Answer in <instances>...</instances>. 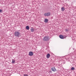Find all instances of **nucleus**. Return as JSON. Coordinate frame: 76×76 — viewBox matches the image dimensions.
Returning a JSON list of instances; mask_svg holds the SVG:
<instances>
[{"mask_svg":"<svg viewBox=\"0 0 76 76\" xmlns=\"http://www.w3.org/2000/svg\"><path fill=\"white\" fill-rule=\"evenodd\" d=\"M15 63V60L14 59H12V63L13 64Z\"/></svg>","mask_w":76,"mask_h":76,"instance_id":"nucleus-12","label":"nucleus"},{"mask_svg":"<svg viewBox=\"0 0 76 76\" xmlns=\"http://www.w3.org/2000/svg\"><path fill=\"white\" fill-rule=\"evenodd\" d=\"M2 11L1 9L0 10V13H2Z\"/></svg>","mask_w":76,"mask_h":76,"instance_id":"nucleus-16","label":"nucleus"},{"mask_svg":"<svg viewBox=\"0 0 76 76\" xmlns=\"http://www.w3.org/2000/svg\"><path fill=\"white\" fill-rule=\"evenodd\" d=\"M30 30H31V32H33L34 31V28H33L32 27L31 28Z\"/></svg>","mask_w":76,"mask_h":76,"instance_id":"nucleus-9","label":"nucleus"},{"mask_svg":"<svg viewBox=\"0 0 76 76\" xmlns=\"http://www.w3.org/2000/svg\"><path fill=\"white\" fill-rule=\"evenodd\" d=\"M71 69L72 70H75V68L73 67H72Z\"/></svg>","mask_w":76,"mask_h":76,"instance_id":"nucleus-13","label":"nucleus"},{"mask_svg":"<svg viewBox=\"0 0 76 76\" xmlns=\"http://www.w3.org/2000/svg\"><path fill=\"white\" fill-rule=\"evenodd\" d=\"M43 40L45 41H47L49 40V37L48 36H45L43 38Z\"/></svg>","mask_w":76,"mask_h":76,"instance_id":"nucleus-2","label":"nucleus"},{"mask_svg":"<svg viewBox=\"0 0 76 76\" xmlns=\"http://www.w3.org/2000/svg\"><path fill=\"white\" fill-rule=\"evenodd\" d=\"M65 10V8H64V7H62L61 8V10L62 12H63Z\"/></svg>","mask_w":76,"mask_h":76,"instance_id":"nucleus-8","label":"nucleus"},{"mask_svg":"<svg viewBox=\"0 0 76 76\" xmlns=\"http://www.w3.org/2000/svg\"><path fill=\"white\" fill-rule=\"evenodd\" d=\"M50 73H52L51 71H50Z\"/></svg>","mask_w":76,"mask_h":76,"instance_id":"nucleus-17","label":"nucleus"},{"mask_svg":"<svg viewBox=\"0 0 76 76\" xmlns=\"http://www.w3.org/2000/svg\"><path fill=\"white\" fill-rule=\"evenodd\" d=\"M29 55L30 56H32L34 55V53L32 51H30L29 53Z\"/></svg>","mask_w":76,"mask_h":76,"instance_id":"nucleus-5","label":"nucleus"},{"mask_svg":"<svg viewBox=\"0 0 76 76\" xmlns=\"http://www.w3.org/2000/svg\"><path fill=\"white\" fill-rule=\"evenodd\" d=\"M51 70L53 72H56V71H57V69L56 68H55V67H52V68H51Z\"/></svg>","mask_w":76,"mask_h":76,"instance_id":"nucleus-3","label":"nucleus"},{"mask_svg":"<svg viewBox=\"0 0 76 76\" xmlns=\"http://www.w3.org/2000/svg\"><path fill=\"white\" fill-rule=\"evenodd\" d=\"M26 29L27 30H29V27L28 26H27L26 27Z\"/></svg>","mask_w":76,"mask_h":76,"instance_id":"nucleus-11","label":"nucleus"},{"mask_svg":"<svg viewBox=\"0 0 76 76\" xmlns=\"http://www.w3.org/2000/svg\"><path fill=\"white\" fill-rule=\"evenodd\" d=\"M46 57L48 58H49L50 57V53H48L46 56Z\"/></svg>","mask_w":76,"mask_h":76,"instance_id":"nucleus-6","label":"nucleus"},{"mask_svg":"<svg viewBox=\"0 0 76 76\" xmlns=\"http://www.w3.org/2000/svg\"><path fill=\"white\" fill-rule=\"evenodd\" d=\"M24 76H28V75L27 74H24Z\"/></svg>","mask_w":76,"mask_h":76,"instance_id":"nucleus-15","label":"nucleus"},{"mask_svg":"<svg viewBox=\"0 0 76 76\" xmlns=\"http://www.w3.org/2000/svg\"><path fill=\"white\" fill-rule=\"evenodd\" d=\"M65 31H66V32H68V31H69V30H68L67 29H65Z\"/></svg>","mask_w":76,"mask_h":76,"instance_id":"nucleus-14","label":"nucleus"},{"mask_svg":"<svg viewBox=\"0 0 76 76\" xmlns=\"http://www.w3.org/2000/svg\"><path fill=\"white\" fill-rule=\"evenodd\" d=\"M20 32L18 31H15L14 32V35L15 37H19V35H20Z\"/></svg>","mask_w":76,"mask_h":76,"instance_id":"nucleus-1","label":"nucleus"},{"mask_svg":"<svg viewBox=\"0 0 76 76\" xmlns=\"http://www.w3.org/2000/svg\"><path fill=\"white\" fill-rule=\"evenodd\" d=\"M48 19L46 18L45 19L44 22L45 23H47V22H48Z\"/></svg>","mask_w":76,"mask_h":76,"instance_id":"nucleus-10","label":"nucleus"},{"mask_svg":"<svg viewBox=\"0 0 76 76\" xmlns=\"http://www.w3.org/2000/svg\"><path fill=\"white\" fill-rule=\"evenodd\" d=\"M59 38H61V39H64V36H63L62 35H61L59 36Z\"/></svg>","mask_w":76,"mask_h":76,"instance_id":"nucleus-7","label":"nucleus"},{"mask_svg":"<svg viewBox=\"0 0 76 76\" xmlns=\"http://www.w3.org/2000/svg\"><path fill=\"white\" fill-rule=\"evenodd\" d=\"M50 15H51L50 12H47L45 13L44 14V15H45V16H50Z\"/></svg>","mask_w":76,"mask_h":76,"instance_id":"nucleus-4","label":"nucleus"}]
</instances>
